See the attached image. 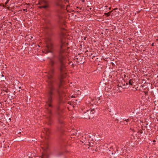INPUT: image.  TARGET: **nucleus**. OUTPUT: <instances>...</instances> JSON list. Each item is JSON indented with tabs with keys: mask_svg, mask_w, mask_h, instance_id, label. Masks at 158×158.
Listing matches in <instances>:
<instances>
[{
	"mask_svg": "<svg viewBox=\"0 0 158 158\" xmlns=\"http://www.w3.org/2000/svg\"><path fill=\"white\" fill-rule=\"evenodd\" d=\"M54 63V62L51 60L49 65L52 67L53 66ZM54 69L52 68L46 75L47 78L46 81L47 85V98L45 105L46 109L45 122L49 125H51L52 122L51 118L52 114L51 108L53 107L52 103L53 101V98L55 95V91H56L59 97H61V93L59 88L62 85V81L61 80L60 81V84L58 85V88L56 87L55 85L57 83L54 77Z\"/></svg>",
	"mask_w": 158,
	"mask_h": 158,
	"instance_id": "1",
	"label": "nucleus"
},
{
	"mask_svg": "<svg viewBox=\"0 0 158 158\" xmlns=\"http://www.w3.org/2000/svg\"><path fill=\"white\" fill-rule=\"evenodd\" d=\"M46 46L43 52L46 54L48 52L52 53L54 48L52 41L50 38H47L45 40Z\"/></svg>",
	"mask_w": 158,
	"mask_h": 158,
	"instance_id": "2",
	"label": "nucleus"
},
{
	"mask_svg": "<svg viewBox=\"0 0 158 158\" xmlns=\"http://www.w3.org/2000/svg\"><path fill=\"white\" fill-rule=\"evenodd\" d=\"M59 60L60 63V70L61 75H63L66 70L65 58L62 54H60L59 57Z\"/></svg>",
	"mask_w": 158,
	"mask_h": 158,
	"instance_id": "3",
	"label": "nucleus"
},
{
	"mask_svg": "<svg viewBox=\"0 0 158 158\" xmlns=\"http://www.w3.org/2000/svg\"><path fill=\"white\" fill-rule=\"evenodd\" d=\"M95 112V110L94 109H90L87 110L86 112L84 113V118L86 119H89L91 118H93L94 117L93 114Z\"/></svg>",
	"mask_w": 158,
	"mask_h": 158,
	"instance_id": "4",
	"label": "nucleus"
},
{
	"mask_svg": "<svg viewBox=\"0 0 158 158\" xmlns=\"http://www.w3.org/2000/svg\"><path fill=\"white\" fill-rule=\"evenodd\" d=\"M62 113V110L59 106L57 107L56 113L58 115V122L61 124H63L64 122L62 120V118L61 115V113Z\"/></svg>",
	"mask_w": 158,
	"mask_h": 158,
	"instance_id": "5",
	"label": "nucleus"
},
{
	"mask_svg": "<svg viewBox=\"0 0 158 158\" xmlns=\"http://www.w3.org/2000/svg\"><path fill=\"white\" fill-rule=\"evenodd\" d=\"M40 5H42V4H45V5H42L39 7L40 8H44L47 9L49 7V2L48 0H40L39 2Z\"/></svg>",
	"mask_w": 158,
	"mask_h": 158,
	"instance_id": "6",
	"label": "nucleus"
},
{
	"mask_svg": "<svg viewBox=\"0 0 158 158\" xmlns=\"http://www.w3.org/2000/svg\"><path fill=\"white\" fill-rule=\"evenodd\" d=\"M64 33H62L60 37L61 40V44L60 46V50L61 52H63L64 51L65 48L68 45V44L67 43H65L62 38V37L64 36Z\"/></svg>",
	"mask_w": 158,
	"mask_h": 158,
	"instance_id": "7",
	"label": "nucleus"
},
{
	"mask_svg": "<svg viewBox=\"0 0 158 158\" xmlns=\"http://www.w3.org/2000/svg\"><path fill=\"white\" fill-rule=\"evenodd\" d=\"M41 147L44 152H46L49 148V145L48 141L46 140L43 142L41 144Z\"/></svg>",
	"mask_w": 158,
	"mask_h": 158,
	"instance_id": "8",
	"label": "nucleus"
},
{
	"mask_svg": "<svg viewBox=\"0 0 158 158\" xmlns=\"http://www.w3.org/2000/svg\"><path fill=\"white\" fill-rule=\"evenodd\" d=\"M82 137V140H83L82 142L83 143H85V144H87L88 139L89 138V137L91 136L88 134L86 135L85 134L84 135H83Z\"/></svg>",
	"mask_w": 158,
	"mask_h": 158,
	"instance_id": "9",
	"label": "nucleus"
},
{
	"mask_svg": "<svg viewBox=\"0 0 158 158\" xmlns=\"http://www.w3.org/2000/svg\"><path fill=\"white\" fill-rule=\"evenodd\" d=\"M118 9L117 8H116L114 9H113V10H112L111 11H110L108 13H104V15L106 16H110L111 13L112 12V14H114V13L115 12L116 13L117 12L118 13L119 12V11H118Z\"/></svg>",
	"mask_w": 158,
	"mask_h": 158,
	"instance_id": "10",
	"label": "nucleus"
},
{
	"mask_svg": "<svg viewBox=\"0 0 158 158\" xmlns=\"http://www.w3.org/2000/svg\"><path fill=\"white\" fill-rule=\"evenodd\" d=\"M94 141L93 140L92 138L91 137H89V138L88 139V142L87 144H86L87 145H89V147H92L94 145Z\"/></svg>",
	"mask_w": 158,
	"mask_h": 158,
	"instance_id": "11",
	"label": "nucleus"
},
{
	"mask_svg": "<svg viewBox=\"0 0 158 158\" xmlns=\"http://www.w3.org/2000/svg\"><path fill=\"white\" fill-rule=\"evenodd\" d=\"M43 132L47 136H48L50 134V131L48 128H44L42 130Z\"/></svg>",
	"mask_w": 158,
	"mask_h": 158,
	"instance_id": "12",
	"label": "nucleus"
},
{
	"mask_svg": "<svg viewBox=\"0 0 158 158\" xmlns=\"http://www.w3.org/2000/svg\"><path fill=\"white\" fill-rule=\"evenodd\" d=\"M123 120L126 121V123H124V122H123V123H124V124H127V123L129 122V121L130 120V119H125V118H123Z\"/></svg>",
	"mask_w": 158,
	"mask_h": 158,
	"instance_id": "13",
	"label": "nucleus"
},
{
	"mask_svg": "<svg viewBox=\"0 0 158 158\" xmlns=\"http://www.w3.org/2000/svg\"><path fill=\"white\" fill-rule=\"evenodd\" d=\"M47 155L46 154H43L41 158H47Z\"/></svg>",
	"mask_w": 158,
	"mask_h": 158,
	"instance_id": "14",
	"label": "nucleus"
},
{
	"mask_svg": "<svg viewBox=\"0 0 158 158\" xmlns=\"http://www.w3.org/2000/svg\"><path fill=\"white\" fill-rule=\"evenodd\" d=\"M133 80L132 79H130L129 81V84L131 85H133Z\"/></svg>",
	"mask_w": 158,
	"mask_h": 158,
	"instance_id": "15",
	"label": "nucleus"
},
{
	"mask_svg": "<svg viewBox=\"0 0 158 158\" xmlns=\"http://www.w3.org/2000/svg\"><path fill=\"white\" fill-rule=\"evenodd\" d=\"M27 36H28L27 38L31 40L33 38V36L31 35H27Z\"/></svg>",
	"mask_w": 158,
	"mask_h": 158,
	"instance_id": "16",
	"label": "nucleus"
},
{
	"mask_svg": "<svg viewBox=\"0 0 158 158\" xmlns=\"http://www.w3.org/2000/svg\"><path fill=\"white\" fill-rule=\"evenodd\" d=\"M68 103L70 105H71V102H68Z\"/></svg>",
	"mask_w": 158,
	"mask_h": 158,
	"instance_id": "17",
	"label": "nucleus"
},
{
	"mask_svg": "<svg viewBox=\"0 0 158 158\" xmlns=\"http://www.w3.org/2000/svg\"><path fill=\"white\" fill-rule=\"evenodd\" d=\"M64 29H64V28H61V30H64Z\"/></svg>",
	"mask_w": 158,
	"mask_h": 158,
	"instance_id": "18",
	"label": "nucleus"
},
{
	"mask_svg": "<svg viewBox=\"0 0 158 158\" xmlns=\"http://www.w3.org/2000/svg\"><path fill=\"white\" fill-rule=\"evenodd\" d=\"M23 10H24V11L26 10V11H27V9H24Z\"/></svg>",
	"mask_w": 158,
	"mask_h": 158,
	"instance_id": "19",
	"label": "nucleus"
},
{
	"mask_svg": "<svg viewBox=\"0 0 158 158\" xmlns=\"http://www.w3.org/2000/svg\"><path fill=\"white\" fill-rule=\"evenodd\" d=\"M84 40H86V37H85L84 38Z\"/></svg>",
	"mask_w": 158,
	"mask_h": 158,
	"instance_id": "20",
	"label": "nucleus"
},
{
	"mask_svg": "<svg viewBox=\"0 0 158 158\" xmlns=\"http://www.w3.org/2000/svg\"><path fill=\"white\" fill-rule=\"evenodd\" d=\"M45 5V4H42V5H41V6H42V5Z\"/></svg>",
	"mask_w": 158,
	"mask_h": 158,
	"instance_id": "21",
	"label": "nucleus"
},
{
	"mask_svg": "<svg viewBox=\"0 0 158 158\" xmlns=\"http://www.w3.org/2000/svg\"><path fill=\"white\" fill-rule=\"evenodd\" d=\"M152 46H153L154 45V43H153L152 44Z\"/></svg>",
	"mask_w": 158,
	"mask_h": 158,
	"instance_id": "22",
	"label": "nucleus"
},
{
	"mask_svg": "<svg viewBox=\"0 0 158 158\" xmlns=\"http://www.w3.org/2000/svg\"><path fill=\"white\" fill-rule=\"evenodd\" d=\"M21 88V87L20 86L19 87V88L20 89Z\"/></svg>",
	"mask_w": 158,
	"mask_h": 158,
	"instance_id": "23",
	"label": "nucleus"
},
{
	"mask_svg": "<svg viewBox=\"0 0 158 158\" xmlns=\"http://www.w3.org/2000/svg\"><path fill=\"white\" fill-rule=\"evenodd\" d=\"M2 77H3L4 76V75L3 74H2Z\"/></svg>",
	"mask_w": 158,
	"mask_h": 158,
	"instance_id": "24",
	"label": "nucleus"
},
{
	"mask_svg": "<svg viewBox=\"0 0 158 158\" xmlns=\"http://www.w3.org/2000/svg\"><path fill=\"white\" fill-rule=\"evenodd\" d=\"M156 40H158V38L156 39Z\"/></svg>",
	"mask_w": 158,
	"mask_h": 158,
	"instance_id": "25",
	"label": "nucleus"
},
{
	"mask_svg": "<svg viewBox=\"0 0 158 158\" xmlns=\"http://www.w3.org/2000/svg\"><path fill=\"white\" fill-rule=\"evenodd\" d=\"M9 23H11L10 22H8Z\"/></svg>",
	"mask_w": 158,
	"mask_h": 158,
	"instance_id": "26",
	"label": "nucleus"
},
{
	"mask_svg": "<svg viewBox=\"0 0 158 158\" xmlns=\"http://www.w3.org/2000/svg\"><path fill=\"white\" fill-rule=\"evenodd\" d=\"M84 0H83L82 1V2H84Z\"/></svg>",
	"mask_w": 158,
	"mask_h": 158,
	"instance_id": "27",
	"label": "nucleus"
},
{
	"mask_svg": "<svg viewBox=\"0 0 158 158\" xmlns=\"http://www.w3.org/2000/svg\"><path fill=\"white\" fill-rule=\"evenodd\" d=\"M116 151H118V150L117 149Z\"/></svg>",
	"mask_w": 158,
	"mask_h": 158,
	"instance_id": "28",
	"label": "nucleus"
},
{
	"mask_svg": "<svg viewBox=\"0 0 158 158\" xmlns=\"http://www.w3.org/2000/svg\"><path fill=\"white\" fill-rule=\"evenodd\" d=\"M11 119L10 118L9 119V120H11Z\"/></svg>",
	"mask_w": 158,
	"mask_h": 158,
	"instance_id": "29",
	"label": "nucleus"
},
{
	"mask_svg": "<svg viewBox=\"0 0 158 158\" xmlns=\"http://www.w3.org/2000/svg\"><path fill=\"white\" fill-rule=\"evenodd\" d=\"M73 96H72V97L73 98Z\"/></svg>",
	"mask_w": 158,
	"mask_h": 158,
	"instance_id": "30",
	"label": "nucleus"
}]
</instances>
